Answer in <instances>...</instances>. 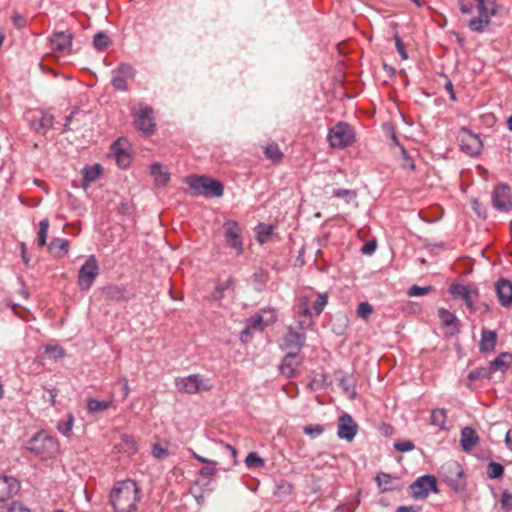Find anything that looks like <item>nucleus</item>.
Listing matches in <instances>:
<instances>
[{
    "label": "nucleus",
    "mask_w": 512,
    "mask_h": 512,
    "mask_svg": "<svg viewBox=\"0 0 512 512\" xmlns=\"http://www.w3.org/2000/svg\"><path fill=\"white\" fill-rule=\"evenodd\" d=\"M139 487L133 480L118 483L110 494V502L115 512H134L140 500Z\"/></svg>",
    "instance_id": "1"
},
{
    "label": "nucleus",
    "mask_w": 512,
    "mask_h": 512,
    "mask_svg": "<svg viewBox=\"0 0 512 512\" xmlns=\"http://www.w3.org/2000/svg\"><path fill=\"white\" fill-rule=\"evenodd\" d=\"M185 182L192 190L193 196H203L205 198L221 197L223 195V184L216 179L208 176L191 175L186 177Z\"/></svg>",
    "instance_id": "2"
},
{
    "label": "nucleus",
    "mask_w": 512,
    "mask_h": 512,
    "mask_svg": "<svg viewBox=\"0 0 512 512\" xmlns=\"http://www.w3.org/2000/svg\"><path fill=\"white\" fill-rule=\"evenodd\" d=\"M26 447L42 460L54 458L59 452L57 439L43 432L34 435Z\"/></svg>",
    "instance_id": "3"
},
{
    "label": "nucleus",
    "mask_w": 512,
    "mask_h": 512,
    "mask_svg": "<svg viewBox=\"0 0 512 512\" xmlns=\"http://www.w3.org/2000/svg\"><path fill=\"white\" fill-rule=\"evenodd\" d=\"M440 476L456 492L463 491L466 487L464 470L457 461L445 462L440 468Z\"/></svg>",
    "instance_id": "4"
},
{
    "label": "nucleus",
    "mask_w": 512,
    "mask_h": 512,
    "mask_svg": "<svg viewBox=\"0 0 512 512\" xmlns=\"http://www.w3.org/2000/svg\"><path fill=\"white\" fill-rule=\"evenodd\" d=\"M328 140L332 147L343 149L353 144L355 133L349 124L340 122L330 129Z\"/></svg>",
    "instance_id": "5"
},
{
    "label": "nucleus",
    "mask_w": 512,
    "mask_h": 512,
    "mask_svg": "<svg viewBox=\"0 0 512 512\" xmlns=\"http://www.w3.org/2000/svg\"><path fill=\"white\" fill-rule=\"evenodd\" d=\"M175 386L181 393L195 394L200 391H208L212 385L208 379H204L199 374L189 375L183 378H176Z\"/></svg>",
    "instance_id": "6"
},
{
    "label": "nucleus",
    "mask_w": 512,
    "mask_h": 512,
    "mask_svg": "<svg viewBox=\"0 0 512 512\" xmlns=\"http://www.w3.org/2000/svg\"><path fill=\"white\" fill-rule=\"evenodd\" d=\"M98 275L99 265L97 259L94 255H90L79 269L78 285L80 289L84 291L89 290Z\"/></svg>",
    "instance_id": "7"
},
{
    "label": "nucleus",
    "mask_w": 512,
    "mask_h": 512,
    "mask_svg": "<svg viewBox=\"0 0 512 512\" xmlns=\"http://www.w3.org/2000/svg\"><path fill=\"white\" fill-rule=\"evenodd\" d=\"M111 85L115 90L126 92L129 90L128 81L136 76V69L129 63H120L113 71Z\"/></svg>",
    "instance_id": "8"
},
{
    "label": "nucleus",
    "mask_w": 512,
    "mask_h": 512,
    "mask_svg": "<svg viewBox=\"0 0 512 512\" xmlns=\"http://www.w3.org/2000/svg\"><path fill=\"white\" fill-rule=\"evenodd\" d=\"M137 128L144 134H152L154 132L155 123L153 109L147 105H139L138 108L132 110Z\"/></svg>",
    "instance_id": "9"
},
{
    "label": "nucleus",
    "mask_w": 512,
    "mask_h": 512,
    "mask_svg": "<svg viewBox=\"0 0 512 512\" xmlns=\"http://www.w3.org/2000/svg\"><path fill=\"white\" fill-rule=\"evenodd\" d=\"M492 203L495 209L506 213L512 209L511 188L508 184H498L492 193Z\"/></svg>",
    "instance_id": "10"
},
{
    "label": "nucleus",
    "mask_w": 512,
    "mask_h": 512,
    "mask_svg": "<svg viewBox=\"0 0 512 512\" xmlns=\"http://www.w3.org/2000/svg\"><path fill=\"white\" fill-rule=\"evenodd\" d=\"M410 489L415 499L426 498L429 491L438 492L436 478L432 475L421 476L410 485Z\"/></svg>",
    "instance_id": "11"
},
{
    "label": "nucleus",
    "mask_w": 512,
    "mask_h": 512,
    "mask_svg": "<svg viewBox=\"0 0 512 512\" xmlns=\"http://www.w3.org/2000/svg\"><path fill=\"white\" fill-rule=\"evenodd\" d=\"M461 150L469 156H476L482 149V141L478 135L468 129H462L459 135Z\"/></svg>",
    "instance_id": "12"
},
{
    "label": "nucleus",
    "mask_w": 512,
    "mask_h": 512,
    "mask_svg": "<svg viewBox=\"0 0 512 512\" xmlns=\"http://www.w3.org/2000/svg\"><path fill=\"white\" fill-rule=\"evenodd\" d=\"M358 425L348 413H343L338 419L337 436L340 439L352 441L357 434Z\"/></svg>",
    "instance_id": "13"
},
{
    "label": "nucleus",
    "mask_w": 512,
    "mask_h": 512,
    "mask_svg": "<svg viewBox=\"0 0 512 512\" xmlns=\"http://www.w3.org/2000/svg\"><path fill=\"white\" fill-rule=\"evenodd\" d=\"M225 239L227 244L238 253L243 251V242L241 237V228L238 223L232 220L224 223Z\"/></svg>",
    "instance_id": "14"
},
{
    "label": "nucleus",
    "mask_w": 512,
    "mask_h": 512,
    "mask_svg": "<svg viewBox=\"0 0 512 512\" xmlns=\"http://www.w3.org/2000/svg\"><path fill=\"white\" fill-rule=\"evenodd\" d=\"M449 292L455 298H461L465 301L466 306L470 309V311H474V300L478 296L477 290L470 289L469 286L462 285L459 283H452L449 288Z\"/></svg>",
    "instance_id": "15"
},
{
    "label": "nucleus",
    "mask_w": 512,
    "mask_h": 512,
    "mask_svg": "<svg viewBox=\"0 0 512 512\" xmlns=\"http://www.w3.org/2000/svg\"><path fill=\"white\" fill-rule=\"evenodd\" d=\"M305 340L306 336L304 333L296 332L290 327L283 338V349L287 352L300 353Z\"/></svg>",
    "instance_id": "16"
},
{
    "label": "nucleus",
    "mask_w": 512,
    "mask_h": 512,
    "mask_svg": "<svg viewBox=\"0 0 512 512\" xmlns=\"http://www.w3.org/2000/svg\"><path fill=\"white\" fill-rule=\"evenodd\" d=\"M20 483L11 476H0V502L12 498L18 493Z\"/></svg>",
    "instance_id": "17"
},
{
    "label": "nucleus",
    "mask_w": 512,
    "mask_h": 512,
    "mask_svg": "<svg viewBox=\"0 0 512 512\" xmlns=\"http://www.w3.org/2000/svg\"><path fill=\"white\" fill-rule=\"evenodd\" d=\"M303 358L297 352H287L280 365L283 375L290 378L295 375L296 369L301 365Z\"/></svg>",
    "instance_id": "18"
},
{
    "label": "nucleus",
    "mask_w": 512,
    "mask_h": 512,
    "mask_svg": "<svg viewBox=\"0 0 512 512\" xmlns=\"http://www.w3.org/2000/svg\"><path fill=\"white\" fill-rule=\"evenodd\" d=\"M52 50L60 53H69L72 46V34L67 32H55L50 37Z\"/></svg>",
    "instance_id": "19"
},
{
    "label": "nucleus",
    "mask_w": 512,
    "mask_h": 512,
    "mask_svg": "<svg viewBox=\"0 0 512 512\" xmlns=\"http://www.w3.org/2000/svg\"><path fill=\"white\" fill-rule=\"evenodd\" d=\"M496 295L503 307L512 306V283L507 279H500L495 284Z\"/></svg>",
    "instance_id": "20"
},
{
    "label": "nucleus",
    "mask_w": 512,
    "mask_h": 512,
    "mask_svg": "<svg viewBox=\"0 0 512 512\" xmlns=\"http://www.w3.org/2000/svg\"><path fill=\"white\" fill-rule=\"evenodd\" d=\"M438 316L441 319L443 326L449 329L448 334L450 336L456 335L460 332V322L452 312L445 308H440L438 310Z\"/></svg>",
    "instance_id": "21"
},
{
    "label": "nucleus",
    "mask_w": 512,
    "mask_h": 512,
    "mask_svg": "<svg viewBox=\"0 0 512 512\" xmlns=\"http://www.w3.org/2000/svg\"><path fill=\"white\" fill-rule=\"evenodd\" d=\"M296 314L300 318L298 322L300 329H306L312 324L309 299L307 297H301L299 299V303L296 306Z\"/></svg>",
    "instance_id": "22"
},
{
    "label": "nucleus",
    "mask_w": 512,
    "mask_h": 512,
    "mask_svg": "<svg viewBox=\"0 0 512 512\" xmlns=\"http://www.w3.org/2000/svg\"><path fill=\"white\" fill-rule=\"evenodd\" d=\"M478 441L479 437L473 428L467 426L462 429L460 444L465 452H470Z\"/></svg>",
    "instance_id": "23"
},
{
    "label": "nucleus",
    "mask_w": 512,
    "mask_h": 512,
    "mask_svg": "<svg viewBox=\"0 0 512 512\" xmlns=\"http://www.w3.org/2000/svg\"><path fill=\"white\" fill-rule=\"evenodd\" d=\"M497 341V334L493 330L483 329L481 332V340L479 348L482 353L494 351Z\"/></svg>",
    "instance_id": "24"
},
{
    "label": "nucleus",
    "mask_w": 512,
    "mask_h": 512,
    "mask_svg": "<svg viewBox=\"0 0 512 512\" xmlns=\"http://www.w3.org/2000/svg\"><path fill=\"white\" fill-rule=\"evenodd\" d=\"M102 294L104 295L105 299L109 301L122 302L129 300V296H127L125 288L116 285H109L104 287L102 289Z\"/></svg>",
    "instance_id": "25"
},
{
    "label": "nucleus",
    "mask_w": 512,
    "mask_h": 512,
    "mask_svg": "<svg viewBox=\"0 0 512 512\" xmlns=\"http://www.w3.org/2000/svg\"><path fill=\"white\" fill-rule=\"evenodd\" d=\"M49 253L55 258H62L68 253L69 242L61 238H54L48 245Z\"/></svg>",
    "instance_id": "26"
},
{
    "label": "nucleus",
    "mask_w": 512,
    "mask_h": 512,
    "mask_svg": "<svg viewBox=\"0 0 512 512\" xmlns=\"http://www.w3.org/2000/svg\"><path fill=\"white\" fill-rule=\"evenodd\" d=\"M512 364V353L502 352L493 361L490 362L489 368L492 371L505 372Z\"/></svg>",
    "instance_id": "27"
},
{
    "label": "nucleus",
    "mask_w": 512,
    "mask_h": 512,
    "mask_svg": "<svg viewBox=\"0 0 512 512\" xmlns=\"http://www.w3.org/2000/svg\"><path fill=\"white\" fill-rule=\"evenodd\" d=\"M479 17L472 18L468 26L472 31L481 33L485 30V28L490 24V18L495 14L484 13L483 11H478Z\"/></svg>",
    "instance_id": "28"
},
{
    "label": "nucleus",
    "mask_w": 512,
    "mask_h": 512,
    "mask_svg": "<svg viewBox=\"0 0 512 512\" xmlns=\"http://www.w3.org/2000/svg\"><path fill=\"white\" fill-rule=\"evenodd\" d=\"M102 173V167L99 164L85 166L82 170L83 187L87 188L91 183L95 182Z\"/></svg>",
    "instance_id": "29"
},
{
    "label": "nucleus",
    "mask_w": 512,
    "mask_h": 512,
    "mask_svg": "<svg viewBox=\"0 0 512 512\" xmlns=\"http://www.w3.org/2000/svg\"><path fill=\"white\" fill-rule=\"evenodd\" d=\"M122 142H125L124 139H118L112 146L114 150V154L116 157V162L119 167L125 168L130 163L129 154L121 147Z\"/></svg>",
    "instance_id": "30"
},
{
    "label": "nucleus",
    "mask_w": 512,
    "mask_h": 512,
    "mask_svg": "<svg viewBox=\"0 0 512 512\" xmlns=\"http://www.w3.org/2000/svg\"><path fill=\"white\" fill-rule=\"evenodd\" d=\"M492 372L491 368L488 367H479L469 372L467 379L468 384L467 386L469 388H472V385L474 382L481 380V379H491Z\"/></svg>",
    "instance_id": "31"
},
{
    "label": "nucleus",
    "mask_w": 512,
    "mask_h": 512,
    "mask_svg": "<svg viewBox=\"0 0 512 512\" xmlns=\"http://www.w3.org/2000/svg\"><path fill=\"white\" fill-rule=\"evenodd\" d=\"M54 117L49 113L41 112V115L38 119L33 121V128L38 133H43L53 126Z\"/></svg>",
    "instance_id": "32"
},
{
    "label": "nucleus",
    "mask_w": 512,
    "mask_h": 512,
    "mask_svg": "<svg viewBox=\"0 0 512 512\" xmlns=\"http://www.w3.org/2000/svg\"><path fill=\"white\" fill-rule=\"evenodd\" d=\"M151 175L154 177V181L158 186H164L170 179V174L164 170L159 163L151 165Z\"/></svg>",
    "instance_id": "33"
},
{
    "label": "nucleus",
    "mask_w": 512,
    "mask_h": 512,
    "mask_svg": "<svg viewBox=\"0 0 512 512\" xmlns=\"http://www.w3.org/2000/svg\"><path fill=\"white\" fill-rule=\"evenodd\" d=\"M265 156L274 163L280 162L283 158V153L278 144L270 143L264 147Z\"/></svg>",
    "instance_id": "34"
},
{
    "label": "nucleus",
    "mask_w": 512,
    "mask_h": 512,
    "mask_svg": "<svg viewBox=\"0 0 512 512\" xmlns=\"http://www.w3.org/2000/svg\"><path fill=\"white\" fill-rule=\"evenodd\" d=\"M112 404V401H99L93 398L87 400V409L90 413H99L107 410Z\"/></svg>",
    "instance_id": "35"
},
{
    "label": "nucleus",
    "mask_w": 512,
    "mask_h": 512,
    "mask_svg": "<svg viewBox=\"0 0 512 512\" xmlns=\"http://www.w3.org/2000/svg\"><path fill=\"white\" fill-rule=\"evenodd\" d=\"M447 414L444 409H435L431 413V424L439 427L440 429H445Z\"/></svg>",
    "instance_id": "36"
},
{
    "label": "nucleus",
    "mask_w": 512,
    "mask_h": 512,
    "mask_svg": "<svg viewBox=\"0 0 512 512\" xmlns=\"http://www.w3.org/2000/svg\"><path fill=\"white\" fill-rule=\"evenodd\" d=\"M49 226H50V223L47 218L41 220L39 223L37 244L40 247L47 245V234H48Z\"/></svg>",
    "instance_id": "37"
},
{
    "label": "nucleus",
    "mask_w": 512,
    "mask_h": 512,
    "mask_svg": "<svg viewBox=\"0 0 512 512\" xmlns=\"http://www.w3.org/2000/svg\"><path fill=\"white\" fill-rule=\"evenodd\" d=\"M111 44L109 36L104 32H98L94 35L93 45L99 51L105 50Z\"/></svg>",
    "instance_id": "38"
},
{
    "label": "nucleus",
    "mask_w": 512,
    "mask_h": 512,
    "mask_svg": "<svg viewBox=\"0 0 512 512\" xmlns=\"http://www.w3.org/2000/svg\"><path fill=\"white\" fill-rule=\"evenodd\" d=\"M73 424H74V416L69 413L67 415V419L66 420H60L58 423H57V426L56 428L58 429V431L60 433H62L64 436H70L71 434V431H72V427H73Z\"/></svg>",
    "instance_id": "39"
},
{
    "label": "nucleus",
    "mask_w": 512,
    "mask_h": 512,
    "mask_svg": "<svg viewBox=\"0 0 512 512\" xmlns=\"http://www.w3.org/2000/svg\"><path fill=\"white\" fill-rule=\"evenodd\" d=\"M477 2L478 11H483L484 13L496 14L497 6L496 0H475Z\"/></svg>",
    "instance_id": "40"
},
{
    "label": "nucleus",
    "mask_w": 512,
    "mask_h": 512,
    "mask_svg": "<svg viewBox=\"0 0 512 512\" xmlns=\"http://www.w3.org/2000/svg\"><path fill=\"white\" fill-rule=\"evenodd\" d=\"M120 448L128 454H133L136 451V442L132 436L123 435L121 437Z\"/></svg>",
    "instance_id": "41"
},
{
    "label": "nucleus",
    "mask_w": 512,
    "mask_h": 512,
    "mask_svg": "<svg viewBox=\"0 0 512 512\" xmlns=\"http://www.w3.org/2000/svg\"><path fill=\"white\" fill-rule=\"evenodd\" d=\"M504 473V467L498 462H490L487 466V475L490 479L500 478Z\"/></svg>",
    "instance_id": "42"
},
{
    "label": "nucleus",
    "mask_w": 512,
    "mask_h": 512,
    "mask_svg": "<svg viewBox=\"0 0 512 512\" xmlns=\"http://www.w3.org/2000/svg\"><path fill=\"white\" fill-rule=\"evenodd\" d=\"M339 386L344 390V392L349 395L350 398H354L356 395L355 387L353 385V381L350 376L346 375L340 379Z\"/></svg>",
    "instance_id": "43"
},
{
    "label": "nucleus",
    "mask_w": 512,
    "mask_h": 512,
    "mask_svg": "<svg viewBox=\"0 0 512 512\" xmlns=\"http://www.w3.org/2000/svg\"><path fill=\"white\" fill-rule=\"evenodd\" d=\"M378 487L381 489V491H389L392 489L391 482L393 480L392 476L386 473H380L375 478Z\"/></svg>",
    "instance_id": "44"
},
{
    "label": "nucleus",
    "mask_w": 512,
    "mask_h": 512,
    "mask_svg": "<svg viewBox=\"0 0 512 512\" xmlns=\"http://www.w3.org/2000/svg\"><path fill=\"white\" fill-rule=\"evenodd\" d=\"M245 463L249 468H257L263 466L264 461L256 452H251L247 455Z\"/></svg>",
    "instance_id": "45"
},
{
    "label": "nucleus",
    "mask_w": 512,
    "mask_h": 512,
    "mask_svg": "<svg viewBox=\"0 0 512 512\" xmlns=\"http://www.w3.org/2000/svg\"><path fill=\"white\" fill-rule=\"evenodd\" d=\"M432 290H434L433 286L420 287L417 285H413L408 289L407 294L410 297H418V296L426 295L429 292H431Z\"/></svg>",
    "instance_id": "46"
},
{
    "label": "nucleus",
    "mask_w": 512,
    "mask_h": 512,
    "mask_svg": "<svg viewBox=\"0 0 512 512\" xmlns=\"http://www.w3.org/2000/svg\"><path fill=\"white\" fill-rule=\"evenodd\" d=\"M273 228L269 225H259L257 230V239L259 242L264 243L272 234Z\"/></svg>",
    "instance_id": "47"
},
{
    "label": "nucleus",
    "mask_w": 512,
    "mask_h": 512,
    "mask_svg": "<svg viewBox=\"0 0 512 512\" xmlns=\"http://www.w3.org/2000/svg\"><path fill=\"white\" fill-rule=\"evenodd\" d=\"M400 154H401V159H402V162H401L402 168L414 170L415 164H414L412 158L409 156L408 152L403 147H400Z\"/></svg>",
    "instance_id": "48"
},
{
    "label": "nucleus",
    "mask_w": 512,
    "mask_h": 512,
    "mask_svg": "<svg viewBox=\"0 0 512 512\" xmlns=\"http://www.w3.org/2000/svg\"><path fill=\"white\" fill-rule=\"evenodd\" d=\"M324 432V427L320 424L307 425L304 427V433L312 438L320 436Z\"/></svg>",
    "instance_id": "49"
},
{
    "label": "nucleus",
    "mask_w": 512,
    "mask_h": 512,
    "mask_svg": "<svg viewBox=\"0 0 512 512\" xmlns=\"http://www.w3.org/2000/svg\"><path fill=\"white\" fill-rule=\"evenodd\" d=\"M328 297L326 294H319L313 304V309L317 315H320L327 304Z\"/></svg>",
    "instance_id": "50"
},
{
    "label": "nucleus",
    "mask_w": 512,
    "mask_h": 512,
    "mask_svg": "<svg viewBox=\"0 0 512 512\" xmlns=\"http://www.w3.org/2000/svg\"><path fill=\"white\" fill-rule=\"evenodd\" d=\"M263 318L261 315H254L252 316L251 318L248 319L247 321V327H249L252 331H255L257 329L259 330H263Z\"/></svg>",
    "instance_id": "51"
},
{
    "label": "nucleus",
    "mask_w": 512,
    "mask_h": 512,
    "mask_svg": "<svg viewBox=\"0 0 512 512\" xmlns=\"http://www.w3.org/2000/svg\"><path fill=\"white\" fill-rule=\"evenodd\" d=\"M394 448L399 452H409L415 448V445L410 440L396 441Z\"/></svg>",
    "instance_id": "52"
},
{
    "label": "nucleus",
    "mask_w": 512,
    "mask_h": 512,
    "mask_svg": "<svg viewBox=\"0 0 512 512\" xmlns=\"http://www.w3.org/2000/svg\"><path fill=\"white\" fill-rule=\"evenodd\" d=\"M373 312L372 306L367 302H362L358 305L357 313L358 316L367 319Z\"/></svg>",
    "instance_id": "53"
},
{
    "label": "nucleus",
    "mask_w": 512,
    "mask_h": 512,
    "mask_svg": "<svg viewBox=\"0 0 512 512\" xmlns=\"http://www.w3.org/2000/svg\"><path fill=\"white\" fill-rule=\"evenodd\" d=\"M152 455L156 459H164L168 456V451L166 448L162 447L159 444H154L152 447Z\"/></svg>",
    "instance_id": "54"
},
{
    "label": "nucleus",
    "mask_w": 512,
    "mask_h": 512,
    "mask_svg": "<svg viewBox=\"0 0 512 512\" xmlns=\"http://www.w3.org/2000/svg\"><path fill=\"white\" fill-rule=\"evenodd\" d=\"M333 196L336 198L352 199V198L356 197V192L354 190H350V189H335L333 191Z\"/></svg>",
    "instance_id": "55"
},
{
    "label": "nucleus",
    "mask_w": 512,
    "mask_h": 512,
    "mask_svg": "<svg viewBox=\"0 0 512 512\" xmlns=\"http://www.w3.org/2000/svg\"><path fill=\"white\" fill-rule=\"evenodd\" d=\"M394 39H395V45H396L397 52L400 54L401 58L403 60L408 59V54L405 49L404 43L397 33L394 35Z\"/></svg>",
    "instance_id": "56"
},
{
    "label": "nucleus",
    "mask_w": 512,
    "mask_h": 512,
    "mask_svg": "<svg viewBox=\"0 0 512 512\" xmlns=\"http://www.w3.org/2000/svg\"><path fill=\"white\" fill-rule=\"evenodd\" d=\"M500 503H501V506L503 509H505L507 511H511L512 510V494L507 491H504L501 496Z\"/></svg>",
    "instance_id": "57"
},
{
    "label": "nucleus",
    "mask_w": 512,
    "mask_h": 512,
    "mask_svg": "<svg viewBox=\"0 0 512 512\" xmlns=\"http://www.w3.org/2000/svg\"><path fill=\"white\" fill-rule=\"evenodd\" d=\"M12 22H13L14 26L18 29H21V28L25 27V25H26V19L18 12L13 13Z\"/></svg>",
    "instance_id": "58"
},
{
    "label": "nucleus",
    "mask_w": 512,
    "mask_h": 512,
    "mask_svg": "<svg viewBox=\"0 0 512 512\" xmlns=\"http://www.w3.org/2000/svg\"><path fill=\"white\" fill-rule=\"evenodd\" d=\"M46 352L50 353V354H53V357H54L55 360L61 359L65 355V352H64L63 348L58 347V346L47 347L46 348Z\"/></svg>",
    "instance_id": "59"
},
{
    "label": "nucleus",
    "mask_w": 512,
    "mask_h": 512,
    "mask_svg": "<svg viewBox=\"0 0 512 512\" xmlns=\"http://www.w3.org/2000/svg\"><path fill=\"white\" fill-rule=\"evenodd\" d=\"M232 285V280L231 279H228L226 281H224L223 283H220L216 286V293H218V295H215L214 297L215 298H220L223 291L228 289L230 286Z\"/></svg>",
    "instance_id": "60"
},
{
    "label": "nucleus",
    "mask_w": 512,
    "mask_h": 512,
    "mask_svg": "<svg viewBox=\"0 0 512 512\" xmlns=\"http://www.w3.org/2000/svg\"><path fill=\"white\" fill-rule=\"evenodd\" d=\"M375 249H376V242L369 241L362 246L361 251L363 254H372L375 251Z\"/></svg>",
    "instance_id": "61"
},
{
    "label": "nucleus",
    "mask_w": 512,
    "mask_h": 512,
    "mask_svg": "<svg viewBox=\"0 0 512 512\" xmlns=\"http://www.w3.org/2000/svg\"><path fill=\"white\" fill-rule=\"evenodd\" d=\"M445 89L449 93L450 99L452 101H456V95H455V92H454V89H453V84H452L451 81H447V83L445 84Z\"/></svg>",
    "instance_id": "62"
},
{
    "label": "nucleus",
    "mask_w": 512,
    "mask_h": 512,
    "mask_svg": "<svg viewBox=\"0 0 512 512\" xmlns=\"http://www.w3.org/2000/svg\"><path fill=\"white\" fill-rule=\"evenodd\" d=\"M252 332H253V331H252L249 327H247V326H246V327L242 330V332H241V335H240V339H241V341H242V342H247Z\"/></svg>",
    "instance_id": "63"
},
{
    "label": "nucleus",
    "mask_w": 512,
    "mask_h": 512,
    "mask_svg": "<svg viewBox=\"0 0 512 512\" xmlns=\"http://www.w3.org/2000/svg\"><path fill=\"white\" fill-rule=\"evenodd\" d=\"M507 447L512 451V429L508 430L505 437Z\"/></svg>",
    "instance_id": "64"
}]
</instances>
